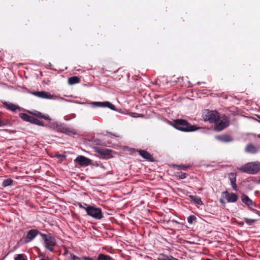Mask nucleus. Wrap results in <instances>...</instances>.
Segmentation results:
<instances>
[{
  "instance_id": "17",
  "label": "nucleus",
  "mask_w": 260,
  "mask_h": 260,
  "mask_svg": "<svg viewBox=\"0 0 260 260\" xmlns=\"http://www.w3.org/2000/svg\"><path fill=\"white\" fill-rule=\"evenodd\" d=\"M3 104L8 109L12 111H15L16 110L20 109L18 106L12 103H8L7 102H5Z\"/></svg>"
},
{
  "instance_id": "33",
  "label": "nucleus",
  "mask_w": 260,
  "mask_h": 260,
  "mask_svg": "<svg viewBox=\"0 0 260 260\" xmlns=\"http://www.w3.org/2000/svg\"><path fill=\"white\" fill-rule=\"evenodd\" d=\"M83 258L84 260H96L93 258L89 256H84L83 257Z\"/></svg>"
},
{
  "instance_id": "39",
  "label": "nucleus",
  "mask_w": 260,
  "mask_h": 260,
  "mask_svg": "<svg viewBox=\"0 0 260 260\" xmlns=\"http://www.w3.org/2000/svg\"><path fill=\"white\" fill-rule=\"evenodd\" d=\"M259 182H260V177H259Z\"/></svg>"
},
{
  "instance_id": "21",
  "label": "nucleus",
  "mask_w": 260,
  "mask_h": 260,
  "mask_svg": "<svg viewBox=\"0 0 260 260\" xmlns=\"http://www.w3.org/2000/svg\"><path fill=\"white\" fill-rule=\"evenodd\" d=\"M113 258L108 255L100 253L97 257V260H112Z\"/></svg>"
},
{
  "instance_id": "12",
  "label": "nucleus",
  "mask_w": 260,
  "mask_h": 260,
  "mask_svg": "<svg viewBox=\"0 0 260 260\" xmlns=\"http://www.w3.org/2000/svg\"><path fill=\"white\" fill-rule=\"evenodd\" d=\"M223 193L224 194V197L228 202L235 203L238 199V196L235 193H229L225 191Z\"/></svg>"
},
{
  "instance_id": "31",
  "label": "nucleus",
  "mask_w": 260,
  "mask_h": 260,
  "mask_svg": "<svg viewBox=\"0 0 260 260\" xmlns=\"http://www.w3.org/2000/svg\"><path fill=\"white\" fill-rule=\"evenodd\" d=\"M177 167L180 170H186L189 167V166H186L184 165H177Z\"/></svg>"
},
{
  "instance_id": "32",
  "label": "nucleus",
  "mask_w": 260,
  "mask_h": 260,
  "mask_svg": "<svg viewBox=\"0 0 260 260\" xmlns=\"http://www.w3.org/2000/svg\"><path fill=\"white\" fill-rule=\"evenodd\" d=\"M72 260H81V258L74 254L71 255Z\"/></svg>"
},
{
  "instance_id": "6",
  "label": "nucleus",
  "mask_w": 260,
  "mask_h": 260,
  "mask_svg": "<svg viewBox=\"0 0 260 260\" xmlns=\"http://www.w3.org/2000/svg\"><path fill=\"white\" fill-rule=\"evenodd\" d=\"M220 117L219 113L216 111L208 110L205 115V120L209 121L211 123L218 122Z\"/></svg>"
},
{
  "instance_id": "14",
  "label": "nucleus",
  "mask_w": 260,
  "mask_h": 260,
  "mask_svg": "<svg viewBox=\"0 0 260 260\" xmlns=\"http://www.w3.org/2000/svg\"><path fill=\"white\" fill-rule=\"evenodd\" d=\"M137 151L139 154L144 159L150 161H154L152 155L147 151L143 150H137Z\"/></svg>"
},
{
  "instance_id": "1",
  "label": "nucleus",
  "mask_w": 260,
  "mask_h": 260,
  "mask_svg": "<svg viewBox=\"0 0 260 260\" xmlns=\"http://www.w3.org/2000/svg\"><path fill=\"white\" fill-rule=\"evenodd\" d=\"M173 126L176 129L184 132H193L199 128L195 125H191L187 120L183 119L174 120Z\"/></svg>"
},
{
  "instance_id": "38",
  "label": "nucleus",
  "mask_w": 260,
  "mask_h": 260,
  "mask_svg": "<svg viewBox=\"0 0 260 260\" xmlns=\"http://www.w3.org/2000/svg\"><path fill=\"white\" fill-rule=\"evenodd\" d=\"M79 207H80V208H82L84 209L85 210V208H85V207H84L83 206H82V205H81V204H80V205H79Z\"/></svg>"
},
{
  "instance_id": "26",
  "label": "nucleus",
  "mask_w": 260,
  "mask_h": 260,
  "mask_svg": "<svg viewBox=\"0 0 260 260\" xmlns=\"http://www.w3.org/2000/svg\"><path fill=\"white\" fill-rule=\"evenodd\" d=\"M15 260H27L26 256L24 254H18L15 257Z\"/></svg>"
},
{
  "instance_id": "5",
  "label": "nucleus",
  "mask_w": 260,
  "mask_h": 260,
  "mask_svg": "<svg viewBox=\"0 0 260 260\" xmlns=\"http://www.w3.org/2000/svg\"><path fill=\"white\" fill-rule=\"evenodd\" d=\"M214 129L217 132H220L227 127L230 124V119L225 115L220 117L218 122L214 123Z\"/></svg>"
},
{
  "instance_id": "3",
  "label": "nucleus",
  "mask_w": 260,
  "mask_h": 260,
  "mask_svg": "<svg viewBox=\"0 0 260 260\" xmlns=\"http://www.w3.org/2000/svg\"><path fill=\"white\" fill-rule=\"evenodd\" d=\"M85 208V211L87 215L97 220H100L104 217L101 208H96L92 206L87 205Z\"/></svg>"
},
{
  "instance_id": "25",
  "label": "nucleus",
  "mask_w": 260,
  "mask_h": 260,
  "mask_svg": "<svg viewBox=\"0 0 260 260\" xmlns=\"http://www.w3.org/2000/svg\"><path fill=\"white\" fill-rule=\"evenodd\" d=\"M64 134L71 135H76V131L75 129L69 128L68 127H67L66 132H65Z\"/></svg>"
},
{
  "instance_id": "8",
  "label": "nucleus",
  "mask_w": 260,
  "mask_h": 260,
  "mask_svg": "<svg viewBox=\"0 0 260 260\" xmlns=\"http://www.w3.org/2000/svg\"><path fill=\"white\" fill-rule=\"evenodd\" d=\"M41 233L36 229H31L28 231L26 236L24 237V242L27 243L32 241L38 234Z\"/></svg>"
},
{
  "instance_id": "40",
  "label": "nucleus",
  "mask_w": 260,
  "mask_h": 260,
  "mask_svg": "<svg viewBox=\"0 0 260 260\" xmlns=\"http://www.w3.org/2000/svg\"><path fill=\"white\" fill-rule=\"evenodd\" d=\"M41 260H45V259H41Z\"/></svg>"
},
{
  "instance_id": "2",
  "label": "nucleus",
  "mask_w": 260,
  "mask_h": 260,
  "mask_svg": "<svg viewBox=\"0 0 260 260\" xmlns=\"http://www.w3.org/2000/svg\"><path fill=\"white\" fill-rule=\"evenodd\" d=\"M242 173L249 174H255L260 170V162L258 161L246 163L238 168Z\"/></svg>"
},
{
  "instance_id": "19",
  "label": "nucleus",
  "mask_w": 260,
  "mask_h": 260,
  "mask_svg": "<svg viewBox=\"0 0 260 260\" xmlns=\"http://www.w3.org/2000/svg\"><path fill=\"white\" fill-rule=\"evenodd\" d=\"M216 138L218 140L224 142H229L232 141L231 137L228 135L218 136H216Z\"/></svg>"
},
{
  "instance_id": "23",
  "label": "nucleus",
  "mask_w": 260,
  "mask_h": 260,
  "mask_svg": "<svg viewBox=\"0 0 260 260\" xmlns=\"http://www.w3.org/2000/svg\"><path fill=\"white\" fill-rule=\"evenodd\" d=\"M13 182H14V181L12 179H10V178L6 179H5L3 180L2 185L4 187H6L8 186H10V185H12Z\"/></svg>"
},
{
  "instance_id": "9",
  "label": "nucleus",
  "mask_w": 260,
  "mask_h": 260,
  "mask_svg": "<svg viewBox=\"0 0 260 260\" xmlns=\"http://www.w3.org/2000/svg\"><path fill=\"white\" fill-rule=\"evenodd\" d=\"M75 162L81 166H88L91 164L92 160L83 155H79L75 159Z\"/></svg>"
},
{
  "instance_id": "30",
  "label": "nucleus",
  "mask_w": 260,
  "mask_h": 260,
  "mask_svg": "<svg viewBox=\"0 0 260 260\" xmlns=\"http://www.w3.org/2000/svg\"><path fill=\"white\" fill-rule=\"evenodd\" d=\"M196 219V217L194 215H190L187 218V221L189 223H192L193 220Z\"/></svg>"
},
{
  "instance_id": "24",
  "label": "nucleus",
  "mask_w": 260,
  "mask_h": 260,
  "mask_svg": "<svg viewBox=\"0 0 260 260\" xmlns=\"http://www.w3.org/2000/svg\"><path fill=\"white\" fill-rule=\"evenodd\" d=\"M30 123L36 124L38 125H42L43 123L42 122L38 119L37 118H35L34 116H32L31 118V120L30 121Z\"/></svg>"
},
{
  "instance_id": "13",
  "label": "nucleus",
  "mask_w": 260,
  "mask_h": 260,
  "mask_svg": "<svg viewBox=\"0 0 260 260\" xmlns=\"http://www.w3.org/2000/svg\"><path fill=\"white\" fill-rule=\"evenodd\" d=\"M228 178L231 182V186L233 189L237 191V186L236 184V174L234 172H231L228 174Z\"/></svg>"
},
{
  "instance_id": "29",
  "label": "nucleus",
  "mask_w": 260,
  "mask_h": 260,
  "mask_svg": "<svg viewBox=\"0 0 260 260\" xmlns=\"http://www.w3.org/2000/svg\"><path fill=\"white\" fill-rule=\"evenodd\" d=\"M67 126L64 125H60L58 127V131L62 133H64L66 132Z\"/></svg>"
},
{
  "instance_id": "37",
  "label": "nucleus",
  "mask_w": 260,
  "mask_h": 260,
  "mask_svg": "<svg viewBox=\"0 0 260 260\" xmlns=\"http://www.w3.org/2000/svg\"><path fill=\"white\" fill-rule=\"evenodd\" d=\"M41 115H42V113H40V112H38V113H37L36 114V116L37 117H41Z\"/></svg>"
},
{
  "instance_id": "10",
  "label": "nucleus",
  "mask_w": 260,
  "mask_h": 260,
  "mask_svg": "<svg viewBox=\"0 0 260 260\" xmlns=\"http://www.w3.org/2000/svg\"><path fill=\"white\" fill-rule=\"evenodd\" d=\"M32 94L38 98L45 99H55V96L51 94L50 93L45 91H35L31 92Z\"/></svg>"
},
{
  "instance_id": "27",
  "label": "nucleus",
  "mask_w": 260,
  "mask_h": 260,
  "mask_svg": "<svg viewBox=\"0 0 260 260\" xmlns=\"http://www.w3.org/2000/svg\"><path fill=\"white\" fill-rule=\"evenodd\" d=\"M244 220L247 224H248L249 225H251L253 222H255L257 220L249 219V218L245 217V218H244Z\"/></svg>"
},
{
  "instance_id": "34",
  "label": "nucleus",
  "mask_w": 260,
  "mask_h": 260,
  "mask_svg": "<svg viewBox=\"0 0 260 260\" xmlns=\"http://www.w3.org/2000/svg\"><path fill=\"white\" fill-rule=\"evenodd\" d=\"M7 124V123L3 120L0 119V127L5 126Z\"/></svg>"
},
{
  "instance_id": "11",
  "label": "nucleus",
  "mask_w": 260,
  "mask_h": 260,
  "mask_svg": "<svg viewBox=\"0 0 260 260\" xmlns=\"http://www.w3.org/2000/svg\"><path fill=\"white\" fill-rule=\"evenodd\" d=\"M91 105L95 107H108L109 109L115 110V107L114 105L111 104L109 102H94L91 103Z\"/></svg>"
},
{
  "instance_id": "20",
  "label": "nucleus",
  "mask_w": 260,
  "mask_h": 260,
  "mask_svg": "<svg viewBox=\"0 0 260 260\" xmlns=\"http://www.w3.org/2000/svg\"><path fill=\"white\" fill-rule=\"evenodd\" d=\"M80 81V78L77 76H73L68 79V83L70 85H73L79 83Z\"/></svg>"
},
{
  "instance_id": "4",
  "label": "nucleus",
  "mask_w": 260,
  "mask_h": 260,
  "mask_svg": "<svg viewBox=\"0 0 260 260\" xmlns=\"http://www.w3.org/2000/svg\"><path fill=\"white\" fill-rule=\"evenodd\" d=\"M40 235L44 240L45 247L50 251H53L54 247L56 243L55 239L50 234L47 235L41 233Z\"/></svg>"
},
{
  "instance_id": "16",
  "label": "nucleus",
  "mask_w": 260,
  "mask_h": 260,
  "mask_svg": "<svg viewBox=\"0 0 260 260\" xmlns=\"http://www.w3.org/2000/svg\"><path fill=\"white\" fill-rule=\"evenodd\" d=\"M241 200L243 203L247 206H255L252 201L245 194H243L241 196Z\"/></svg>"
},
{
  "instance_id": "36",
  "label": "nucleus",
  "mask_w": 260,
  "mask_h": 260,
  "mask_svg": "<svg viewBox=\"0 0 260 260\" xmlns=\"http://www.w3.org/2000/svg\"><path fill=\"white\" fill-rule=\"evenodd\" d=\"M41 118H43L44 119H46V120H47V119H49L48 116H46L44 115H41Z\"/></svg>"
},
{
  "instance_id": "15",
  "label": "nucleus",
  "mask_w": 260,
  "mask_h": 260,
  "mask_svg": "<svg viewBox=\"0 0 260 260\" xmlns=\"http://www.w3.org/2000/svg\"><path fill=\"white\" fill-rule=\"evenodd\" d=\"M246 152L255 154L257 151V148L252 144H248L245 148Z\"/></svg>"
},
{
  "instance_id": "22",
  "label": "nucleus",
  "mask_w": 260,
  "mask_h": 260,
  "mask_svg": "<svg viewBox=\"0 0 260 260\" xmlns=\"http://www.w3.org/2000/svg\"><path fill=\"white\" fill-rule=\"evenodd\" d=\"M19 117L22 118L23 120L26 121L30 122L31 120V118L32 116H30L26 113H20L19 114Z\"/></svg>"
},
{
  "instance_id": "18",
  "label": "nucleus",
  "mask_w": 260,
  "mask_h": 260,
  "mask_svg": "<svg viewBox=\"0 0 260 260\" xmlns=\"http://www.w3.org/2000/svg\"><path fill=\"white\" fill-rule=\"evenodd\" d=\"M189 198L193 201L194 203L199 205H202L203 204V202L201 200L200 197L197 196L189 195Z\"/></svg>"
},
{
  "instance_id": "28",
  "label": "nucleus",
  "mask_w": 260,
  "mask_h": 260,
  "mask_svg": "<svg viewBox=\"0 0 260 260\" xmlns=\"http://www.w3.org/2000/svg\"><path fill=\"white\" fill-rule=\"evenodd\" d=\"M188 174L185 173H177V176L179 177L180 179H183L185 178L187 176Z\"/></svg>"
},
{
  "instance_id": "7",
  "label": "nucleus",
  "mask_w": 260,
  "mask_h": 260,
  "mask_svg": "<svg viewBox=\"0 0 260 260\" xmlns=\"http://www.w3.org/2000/svg\"><path fill=\"white\" fill-rule=\"evenodd\" d=\"M95 150L97 153L100 154V157L102 159H108L112 157L111 155L112 150L111 149L96 147Z\"/></svg>"
},
{
  "instance_id": "35",
  "label": "nucleus",
  "mask_w": 260,
  "mask_h": 260,
  "mask_svg": "<svg viewBox=\"0 0 260 260\" xmlns=\"http://www.w3.org/2000/svg\"><path fill=\"white\" fill-rule=\"evenodd\" d=\"M56 157L58 158H65V155H63L62 154H57L56 155Z\"/></svg>"
}]
</instances>
